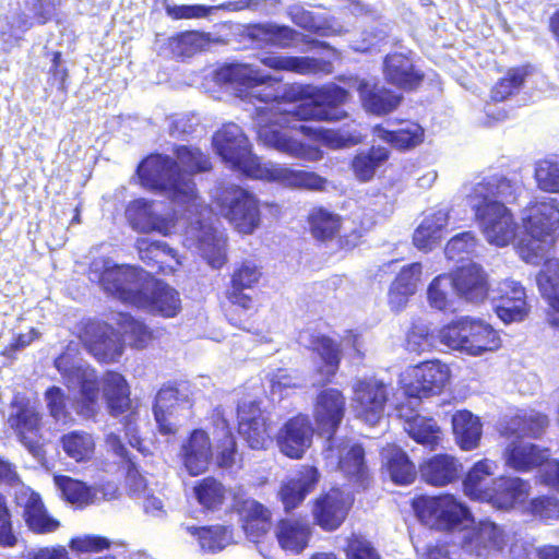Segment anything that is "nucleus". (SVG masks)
<instances>
[{
    "label": "nucleus",
    "instance_id": "f257e3e1",
    "mask_svg": "<svg viewBox=\"0 0 559 559\" xmlns=\"http://www.w3.org/2000/svg\"><path fill=\"white\" fill-rule=\"evenodd\" d=\"M173 153L176 158L151 153L138 165L136 175L145 189L166 192L171 201L180 204L193 203L198 189L192 176L211 171V157L193 145L177 144Z\"/></svg>",
    "mask_w": 559,
    "mask_h": 559
},
{
    "label": "nucleus",
    "instance_id": "f03ea898",
    "mask_svg": "<svg viewBox=\"0 0 559 559\" xmlns=\"http://www.w3.org/2000/svg\"><path fill=\"white\" fill-rule=\"evenodd\" d=\"M516 189L512 180L493 175L477 182L468 194L475 218L481 225L487 240L498 247L509 245L515 237L516 223L504 202L516 201Z\"/></svg>",
    "mask_w": 559,
    "mask_h": 559
},
{
    "label": "nucleus",
    "instance_id": "7ed1b4c3",
    "mask_svg": "<svg viewBox=\"0 0 559 559\" xmlns=\"http://www.w3.org/2000/svg\"><path fill=\"white\" fill-rule=\"evenodd\" d=\"M521 224L526 237L515 248L527 263L538 264L559 233V202L556 199L530 202L523 211Z\"/></svg>",
    "mask_w": 559,
    "mask_h": 559
},
{
    "label": "nucleus",
    "instance_id": "20e7f679",
    "mask_svg": "<svg viewBox=\"0 0 559 559\" xmlns=\"http://www.w3.org/2000/svg\"><path fill=\"white\" fill-rule=\"evenodd\" d=\"M104 289L126 304L163 318H175L181 311L179 293L160 280H154L150 292L126 287L123 276L117 271H106L100 276Z\"/></svg>",
    "mask_w": 559,
    "mask_h": 559
},
{
    "label": "nucleus",
    "instance_id": "39448f33",
    "mask_svg": "<svg viewBox=\"0 0 559 559\" xmlns=\"http://www.w3.org/2000/svg\"><path fill=\"white\" fill-rule=\"evenodd\" d=\"M212 144L216 154L230 168L245 176L261 180H272L276 177L274 171L264 167L259 157L252 154L248 138L237 124L233 122L223 124L214 132Z\"/></svg>",
    "mask_w": 559,
    "mask_h": 559
},
{
    "label": "nucleus",
    "instance_id": "423d86ee",
    "mask_svg": "<svg viewBox=\"0 0 559 559\" xmlns=\"http://www.w3.org/2000/svg\"><path fill=\"white\" fill-rule=\"evenodd\" d=\"M438 338L447 347L469 356H481L501 347L497 330L479 319L462 317L440 328Z\"/></svg>",
    "mask_w": 559,
    "mask_h": 559
},
{
    "label": "nucleus",
    "instance_id": "0eeeda50",
    "mask_svg": "<svg viewBox=\"0 0 559 559\" xmlns=\"http://www.w3.org/2000/svg\"><path fill=\"white\" fill-rule=\"evenodd\" d=\"M262 277V266L252 260H242L230 274L225 289L226 301L222 304L224 316L230 324L250 331V318L253 313V299L246 289L255 287Z\"/></svg>",
    "mask_w": 559,
    "mask_h": 559
},
{
    "label": "nucleus",
    "instance_id": "6e6552de",
    "mask_svg": "<svg viewBox=\"0 0 559 559\" xmlns=\"http://www.w3.org/2000/svg\"><path fill=\"white\" fill-rule=\"evenodd\" d=\"M213 202L239 233L250 235L260 226V203L249 190L238 185L219 186Z\"/></svg>",
    "mask_w": 559,
    "mask_h": 559
},
{
    "label": "nucleus",
    "instance_id": "1a4fd4ad",
    "mask_svg": "<svg viewBox=\"0 0 559 559\" xmlns=\"http://www.w3.org/2000/svg\"><path fill=\"white\" fill-rule=\"evenodd\" d=\"M13 409L8 424L16 440L34 456L45 452V423L43 414L27 399L14 396L10 403Z\"/></svg>",
    "mask_w": 559,
    "mask_h": 559
},
{
    "label": "nucleus",
    "instance_id": "9d476101",
    "mask_svg": "<svg viewBox=\"0 0 559 559\" xmlns=\"http://www.w3.org/2000/svg\"><path fill=\"white\" fill-rule=\"evenodd\" d=\"M412 508L420 522L445 530L457 527L469 515L468 508L450 493L417 496Z\"/></svg>",
    "mask_w": 559,
    "mask_h": 559
},
{
    "label": "nucleus",
    "instance_id": "9b49d317",
    "mask_svg": "<svg viewBox=\"0 0 559 559\" xmlns=\"http://www.w3.org/2000/svg\"><path fill=\"white\" fill-rule=\"evenodd\" d=\"M347 99V91L335 84L316 88L308 102L296 106L290 115L300 121H336L346 117L340 106Z\"/></svg>",
    "mask_w": 559,
    "mask_h": 559
},
{
    "label": "nucleus",
    "instance_id": "f8f14e48",
    "mask_svg": "<svg viewBox=\"0 0 559 559\" xmlns=\"http://www.w3.org/2000/svg\"><path fill=\"white\" fill-rule=\"evenodd\" d=\"M450 377L448 365L438 359L425 360L412 368L403 392L406 397L418 401L437 396L443 392Z\"/></svg>",
    "mask_w": 559,
    "mask_h": 559
},
{
    "label": "nucleus",
    "instance_id": "ddd939ff",
    "mask_svg": "<svg viewBox=\"0 0 559 559\" xmlns=\"http://www.w3.org/2000/svg\"><path fill=\"white\" fill-rule=\"evenodd\" d=\"M237 430L252 450H266L273 441L271 421L255 401L238 405Z\"/></svg>",
    "mask_w": 559,
    "mask_h": 559
},
{
    "label": "nucleus",
    "instance_id": "4468645a",
    "mask_svg": "<svg viewBox=\"0 0 559 559\" xmlns=\"http://www.w3.org/2000/svg\"><path fill=\"white\" fill-rule=\"evenodd\" d=\"M314 428L308 415L298 413L288 418L276 433V443L282 454L300 460L312 444Z\"/></svg>",
    "mask_w": 559,
    "mask_h": 559
},
{
    "label": "nucleus",
    "instance_id": "2eb2a0df",
    "mask_svg": "<svg viewBox=\"0 0 559 559\" xmlns=\"http://www.w3.org/2000/svg\"><path fill=\"white\" fill-rule=\"evenodd\" d=\"M179 459L190 476L204 474L213 460V443L203 428H194L183 438L179 447Z\"/></svg>",
    "mask_w": 559,
    "mask_h": 559
},
{
    "label": "nucleus",
    "instance_id": "dca6fc26",
    "mask_svg": "<svg viewBox=\"0 0 559 559\" xmlns=\"http://www.w3.org/2000/svg\"><path fill=\"white\" fill-rule=\"evenodd\" d=\"M352 400L355 416L367 424L374 425L380 420L388 402L386 388L376 379L358 381Z\"/></svg>",
    "mask_w": 559,
    "mask_h": 559
},
{
    "label": "nucleus",
    "instance_id": "f3484780",
    "mask_svg": "<svg viewBox=\"0 0 559 559\" xmlns=\"http://www.w3.org/2000/svg\"><path fill=\"white\" fill-rule=\"evenodd\" d=\"M79 338L86 350L99 362H114L122 354V346L111 337L109 326L98 321H88L80 330Z\"/></svg>",
    "mask_w": 559,
    "mask_h": 559
},
{
    "label": "nucleus",
    "instance_id": "a211bd4d",
    "mask_svg": "<svg viewBox=\"0 0 559 559\" xmlns=\"http://www.w3.org/2000/svg\"><path fill=\"white\" fill-rule=\"evenodd\" d=\"M222 78L228 83L243 87L265 85V93L257 96L264 103L280 102L284 98L280 80L270 75H259V72L248 64H228L222 69Z\"/></svg>",
    "mask_w": 559,
    "mask_h": 559
},
{
    "label": "nucleus",
    "instance_id": "6ab92c4d",
    "mask_svg": "<svg viewBox=\"0 0 559 559\" xmlns=\"http://www.w3.org/2000/svg\"><path fill=\"white\" fill-rule=\"evenodd\" d=\"M345 413V400L341 391L325 389L319 392L313 406V418L318 429L332 439Z\"/></svg>",
    "mask_w": 559,
    "mask_h": 559
},
{
    "label": "nucleus",
    "instance_id": "aec40b11",
    "mask_svg": "<svg viewBox=\"0 0 559 559\" xmlns=\"http://www.w3.org/2000/svg\"><path fill=\"white\" fill-rule=\"evenodd\" d=\"M418 473L424 483L433 487H445L462 477L463 464L454 455L438 453L423 460Z\"/></svg>",
    "mask_w": 559,
    "mask_h": 559
},
{
    "label": "nucleus",
    "instance_id": "412c9836",
    "mask_svg": "<svg viewBox=\"0 0 559 559\" xmlns=\"http://www.w3.org/2000/svg\"><path fill=\"white\" fill-rule=\"evenodd\" d=\"M314 523L323 531L337 530L347 516L346 497L338 488H331L313 500Z\"/></svg>",
    "mask_w": 559,
    "mask_h": 559
},
{
    "label": "nucleus",
    "instance_id": "4be33fe9",
    "mask_svg": "<svg viewBox=\"0 0 559 559\" xmlns=\"http://www.w3.org/2000/svg\"><path fill=\"white\" fill-rule=\"evenodd\" d=\"M452 286L457 295L469 302H483L489 293L487 274L476 263L455 269L451 274Z\"/></svg>",
    "mask_w": 559,
    "mask_h": 559
},
{
    "label": "nucleus",
    "instance_id": "5701e85b",
    "mask_svg": "<svg viewBox=\"0 0 559 559\" xmlns=\"http://www.w3.org/2000/svg\"><path fill=\"white\" fill-rule=\"evenodd\" d=\"M319 480L320 473L317 467L302 465L295 477L282 483L277 495L285 512H290L299 507L305 498L316 489Z\"/></svg>",
    "mask_w": 559,
    "mask_h": 559
},
{
    "label": "nucleus",
    "instance_id": "b1692460",
    "mask_svg": "<svg viewBox=\"0 0 559 559\" xmlns=\"http://www.w3.org/2000/svg\"><path fill=\"white\" fill-rule=\"evenodd\" d=\"M257 132L258 138L265 145L274 147L283 153L308 160H319L322 158V152L320 148L304 144L292 136L286 135L277 128V123H260Z\"/></svg>",
    "mask_w": 559,
    "mask_h": 559
},
{
    "label": "nucleus",
    "instance_id": "393cba45",
    "mask_svg": "<svg viewBox=\"0 0 559 559\" xmlns=\"http://www.w3.org/2000/svg\"><path fill=\"white\" fill-rule=\"evenodd\" d=\"M504 545L503 531L492 522H480L462 540V548L476 557H486L491 551L502 550Z\"/></svg>",
    "mask_w": 559,
    "mask_h": 559
},
{
    "label": "nucleus",
    "instance_id": "a878e982",
    "mask_svg": "<svg viewBox=\"0 0 559 559\" xmlns=\"http://www.w3.org/2000/svg\"><path fill=\"white\" fill-rule=\"evenodd\" d=\"M136 249L141 261L156 274H171L180 264L177 251L164 241L141 238Z\"/></svg>",
    "mask_w": 559,
    "mask_h": 559
},
{
    "label": "nucleus",
    "instance_id": "bb28decb",
    "mask_svg": "<svg viewBox=\"0 0 559 559\" xmlns=\"http://www.w3.org/2000/svg\"><path fill=\"white\" fill-rule=\"evenodd\" d=\"M357 91L364 109L376 116L391 114L403 100L401 94L369 81H361L357 86Z\"/></svg>",
    "mask_w": 559,
    "mask_h": 559
},
{
    "label": "nucleus",
    "instance_id": "cd10ccee",
    "mask_svg": "<svg viewBox=\"0 0 559 559\" xmlns=\"http://www.w3.org/2000/svg\"><path fill=\"white\" fill-rule=\"evenodd\" d=\"M536 283L548 305L547 321L550 326L559 329V260L546 259L536 275Z\"/></svg>",
    "mask_w": 559,
    "mask_h": 559
},
{
    "label": "nucleus",
    "instance_id": "c85d7f7f",
    "mask_svg": "<svg viewBox=\"0 0 559 559\" xmlns=\"http://www.w3.org/2000/svg\"><path fill=\"white\" fill-rule=\"evenodd\" d=\"M261 63L272 70L289 71L300 75L331 74L333 64L330 60L308 56H266Z\"/></svg>",
    "mask_w": 559,
    "mask_h": 559
},
{
    "label": "nucleus",
    "instance_id": "c756f323",
    "mask_svg": "<svg viewBox=\"0 0 559 559\" xmlns=\"http://www.w3.org/2000/svg\"><path fill=\"white\" fill-rule=\"evenodd\" d=\"M240 516L241 527L246 535L253 542H258L270 530L272 512L261 502L248 498L235 503Z\"/></svg>",
    "mask_w": 559,
    "mask_h": 559
},
{
    "label": "nucleus",
    "instance_id": "7c9ffc66",
    "mask_svg": "<svg viewBox=\"0 0 559 559\" xmlns=\"http://www.w3.org/2000/svg\"><path fill=\"white\" fill-rule=\"evenodd\" d=\"M384 74L388 82L404 91L417 90L425 79V74L415 69L411 58L402 52L385 56Z\"/></svg>",
    "mask_w": 559,
    "mask_h": 559
},
{
    "label": "nucleus",
    "instance_id": "2f4dec72",
    "mask_svg": "<svg viewBox=\"0 0 559 559\" xmlns=\"http://www.w3.org/2000/svg\"><path fill=\"white\" fill-rule=\"evenodd\" d=\"M404 126L396 130H388L382 123L372 127V135L400 152L411 151L425 140V129L415 121L399 120Z\"/></svg>",
    "mask_w": 559,
    "mask_h": 559
},
{
    "label": "nucleus",
    "instance_id": "473e14b6",
    "mask_svg": "<svg viewBox=\"0 0 559 559\" xmlns=\"http://www.w3.org/2000/svg\"><path fill=\"white\" fill-rule=\"evenodd\" d=\"M528 495V484L519 477L495 478L484 502L501 510H510Z\"/></svg>",
    "mask_w": 559,
    "mask_h": 559
},
{
    "label": "nucleus",
    "instance_id": "72a5a7b5",
    "mask_svg": "<svg viewBox=\"0 0 559 559\" xmlns=\"http://www.w3.org/2000/svg\"><path fill=\"white\" fill-rule=\"evenodd\" d=\"M549 423V417L542 412H521L514 414L504 423L501 435L506 438L539 439L546 432Z\"/></svg>",
    "mask_w": 559,
    "mask_h": 559
},
{
    "label": "nucleus",
    "instance_id": "f704fd0d",
    "mask_svg": "<svg viewBox=\"0 0 559 559\" xmlns=\"http://www.w3.org/2000/svg\"><path fill=\"white\" fill-rule=\"evenodd\" d=\"M126 217L130 226L138 233L157 231L168 235V221L153 211V201L136 199L126 209Z\"/></svg>",
    "mask_w": 559,
    "mask_h": 559
},
{
    "label": "nucleus",
    "instance_id": "c9c22d12",
    "mask_svg": "<svg viewBox=\"0 0 559 559\" xmlns=\"http://www.w3.org/2000/svg\"><path fill=\"white\" fill-rule=\"evenodd\" d=\"M103 395L108 413L118 417L127 413L132 405L130 385L126 377L108 370L103 376Z\"/></svg>",
    "mask_w": 559,
    "mask_h": 559
},
{
    "label": "nucleus",
    "instance_id": "e433bc0d",
    "mask_svg": "<svg viewBox=\"0 0 559 559\" xmlns=\"http://www.w3.org/2000/svg\"><path fill=\"white\" fill-rule=\"evenodd\" d=\"M504 457L511 468L530 472L547 462L549 449L535 443L513 441L506 448Z\"/></svg>",
    "mask_w": 559,
    "mask_h": 559
},
{
    "label": "nucleus",
    "instance_id": "4c0bfd02",
    "mask_svg": "<svg viewBox=\"0 0 559 559\" xmlns=\"http://www.w3.org/2000/svg\"><path fill=\"white\" fill-rule=\"evenodd\" d=\"M496 312L504 322L520 321L526 313V294L519 283L506 281L499 288Z\"/></svg>",
    "mask_w": 559,
    "mask_h": 559
},
{
    "label": "nucleus",
    "instance_id": "58836bf2",
    "mask_svg": "<svg viewBox=\"0 0 559 559\" xmlns=\"http://www.w3.org/2000/svg\"><path fill=\"white\" fill-rule=\"evenodd\" d=\"M497 464L488 459L475 462L465 473L462 488L464 493L472 500L484 502L495 479L492 476Z\"/></svg>",
    "mask_w": 559,
    "mask_h": 559
},
{
    "label": "nucleus",
    "instance_id": "ea45409f",
    "mask_svg": "<svg viewBox=\"0 0 559 559\" xmlns=\"http://www.w3.org/2000/svg\"><path fill=\"white\" fill-rule=\"evenodd\" d=\"M23 519L28 530L45 535L56 532L61 523L51 516L38 492L32 491L23 504Z\"/></svg>",
    "mask_w": 559,
    "mask_h": 559
},
{
    "label": "nucleus",
    "instance_id": "a19ab883",
    "mask_svg": "<svg viewBox=\"0 0 559 559\" xmlns=\"http://www.w3.org/2000/svg\"><path fill=\"white\" fill-rule=\"evenodd\" d=\"M23 519L28 530L45 535L56 532L61 523L51 516L38 492L32 491L23 504Z\"/></svg>",
    "mask_w": 559,
    "mask_h": 559
},
{
    "label": "nucleus",
    "instance_id": "79ce46f5",
    "mask_svg": "<svg viewBox=\"0 0 559 559\" xmlns=\"http://www.w3.org/2000/svg\"><path fill=\"white\" fill-rule=\"evenodd\" d=\"M310 525L301 519H281L276 526V538L280 546L294 554H300L309 543Z\"/></svg>",
    "mask_w": 559,
    "mask_h": 559
},
{
    "label": "nucleus",
    "instance_id": "37998d69",
    "mask_svg": "<svg viewBox=\"0 0 559 559\" xmlns=\"http://www.w3.org/2000/svg\"><path fill=\"white\" fill-rule=\"evenodd\" d=\"M452 430L461 450L472 451L478 448L483 435V425L477 416L467 409L452 415Z\"/></svg>",
    "mask_w": 559,
    "mask_h": 559
},
{
    "label": "nucleus",
    "instance_id": "c03bdc74",
    "mask_svg": "<svg viewBox=\"0 0 559 559\" xmlns=\"http://www.w3.org/2000/svg\"><path fill=\"white\" fill-rule=\"evenodd\" d=\"M421 271L423 267L419 262L411 263L401 269L389 290V302L393 308L403 307L408 297L415 294Z\"/></svg>",
    "mask_w": 559,
    "mask_h": 559
},
{
    "label": "nucleus",
    "instance_id": "a18cd8bd",
    "mask_svg": "<svg viewBox=\"0 0 559 559\" xmlns=\"http://www.w3.org/2000/svg\"><path fill=\"white\" fill-rule=\"evenodd\" d=\"M53 484L59 490L60 498L76 508H85L96 500L97 490L82 480L68 475H55Z\"/></svg>",
    "mask_w": 559,
    "mask_h": 559
},
{
    "label": "nucleus",
    "instance_id": "49530a36",
    "mask_svg": "<svg viewBox=\"0 0 559 559\" xmlns=\"http://www.w3.org/2000/svg\"><path fill=\"white\" fill-rule=\"evenodd\" d=\"M311 236L321 242L333 240L340 233L343 219L323 206L313 207L307 216Z\"/></svg>",
    "mask_w": 559,
    "mask_h": 559
},
{
    "label": "nucleus",
    "instance_id": "de8ad7c7",
    "mask_svg": "<svg viewBox=\"0 0 559 559\" xmlns=\"http://www.w3.org/2000/svg\"><path fill=\"white\" fill-rule=\"evenodd\" d=\"M448 218L442 212H436L425 217L413 234L414 246L423 251H431L440 243Z\"/></svg>",
    "mask_w": 559,
    "mask_h": 559
},
{
    "label": "nucleus",
    "instance_id": "09e8293b",
    "mask_svg": "<svg viewBox=\"0 0 559 559\" xmlns=\"http://www.w3.org/2000/svg\"><path fill=\"white\" fill-rule=\"evenodd\" d=\"M406 431L418 444L430 451L436 450L441 442L442 431L432 417L414 415L406 419Z\"/></svg>",
    "mask_w": 559,
    "mask_h": 559
},
{
    "label": "nucleus",
    "instance_id": "8fccbe9b",
    "mask_svg": "<svg viewBox=\"0 0 559 559\" xmlns=\"http://www.w3.org/2000/svg\"><path fill=\"white\" fill-rule=\"evenodd\" d=\"M226 486L214 476H205L194 483L193 495L206 511L219 510L227 499Z\"/></svg>",
    "mask_w": 559,
    "mask_h": 559
},
{
    "label": "nucleus",
    "instance_id": "3c124183",
    "mask_svg": "<svg viewBox=\"0 0 559 559\" xmlns=\"http://www.w3.org/2000/svg\"><path fill=\"white\" fill-rule=\"evenodd\" d=\"M390 158V151L383 146L372 145L367 151L357 153L352 158L355 177L361 182L370 181L376 170Z\"/></svg>",
    "mask_w": 559,
    "mask_h": 559
},
{
    "label": "nucleus",
    "instance_id": "603ef678",
    "mask_svg": "<svg viewBox=\"0 0 559 559\" xmlns=\"http://www.w3.org/2000/svg\"><path fill=\"white\" fill-rule=\"evenodd\" d=\"M530 69L527 66H518L509 68L490 90V98L496 103H501L518 94L525 84Z\"/></svg>",
    "mask_w": 559,
    "mask_h": 559
},
{
    "label": "nucleus",
    "instance_id": "864d4df0",
    "mask_svg": "<svg viewBox=\"0 0 559 559\" xmlns=\"http://www.w3.org/2000/svg\"><path fill=\"white\" fill-rule=\"evenodd\" d=\"M215 466L223 471H233L242 463V453L239 451L235 435L229 429L216 440L213 447Z\"/></svg>",
    "mask_w": 559,
    "mask_h": 559
},
{
    "label": "nucleus",
    "instance_id": "5fc2aeb1",
    "mask_svg": "<svg viewBox=\"0 0 559 559\" xmlns=\"http://www.w3.org/2000/svg\"><path fill=\"white\" fill-rule=\"evenodd\" d=\"M100 380L95 374L83 373L79 380V413L84 417H94L99 412Z\"/></svg>",
    "mask_w": 559,
    "mask_h": 559
},
{
    "label": "nucleus",
    "instance_id": "6e6d98bb",
    "mask_svg": "<svg viewBox=\"0 0 559 559\" xmlns=\"http://www.w3.org/2000/svg\"><path fill=\"white\" fill-rule=\"evenodd\" d=\"M117 324L128 337L129 344L133 348L143 349L155 338L154 331L130 313L120 312Z\"/></svg>",
    "mask_w": 559,
    "mask_h": 559
},
{
    "label": "nucleus",
    "instance_id": "4d7b16f0",
    "mask_svg": "<svg viewBox=\"0 0 559 559\" xmlns=\"http://www.w3.org/2000/svg\"><path fill=\"white\" fill-rule=\"evenodd\" d=\"M385 468L396 485H409L417 477L415 464L409 460L408 455L401 449L393 450L386 457Z\"/></svg>",
    "mask_w": 559,
    "mask_h": 559
},
{
    "label": "nucleus",
    "instance_id": "13d9d810",
    "mask_svg": "<svg viewBox=\"0 0 559 559\" xmlns=\"http://www.w3.org/2000/svg\"><path fill=\"white\" fill-rule=\"evenodd\" d=\"M187 532L194 536L202 549L211 551L222 550L231 534V530L225 525L188 526Z\"/></svg>",
    "mask_w": 559,
    "mask_h": 559
},
{
    "label": "nucleus",
    "instance_id": "bf43d9fd",
    "mask_svg": "<svg viewBox=\"0 0 559 559\" xmlns=\"http://www.w3.org/2000/svg\"><path fill=\"white\" fill-rule=\"evenodd\" d=\"M66 454L76 462L87 461L95 449L92 436L84 431H71L60 438Z\"/></svg>",
    "mask_w": 559,
    "mask_h": 559
},
{
    "label": "nucleus",
    "instance_id": "052dcab7",
    "mask_svg": "<svg viewBox=\"0 0 559 559\" xmlns=\"http://www.w3.org/2000/svg\"><path fill=\"white\" fill-rule=\"evenodd\" d=\"M274 171L276 176L273 180L283 179L289 186L312 190V191H322L326 187V179L314 171H308L304 169H271Z\"/></svg>",
    "mask_w": 559,
    "mask_h": 559
},
{
    "label": "nucleus",
    "instance_id": "680f3d73",
    "mask_svg": "<svg viewBox=\"0 0 559 559\" xmlns=\"http://www.w3.org/2000/svg\"><path fill=\"white\" fill-rule=\"evenodd\" d=\"M310 349L320 356L326 372L334 374L341 361V350L336 342L326 335H314L310 340Z\"/></svg>",
    "mask_w": 559,
    "mask_h": 559
},
{
    "label": "nucleus",
    "instance_id": "e2e57ef3",
    "mask_svg": "<svg viewBox=\"0 0 559 559\" xmlns=\"http://www.w3.org/2000/svg\"><path fill=\"white\" fill-rule=\"evenodd\" d=\"M477 240L472 231H462L453 236L445 245L444 252L449 260L462 262L468 260L476 250Z\"/></svg>",
    "mask_w": 559,
    "mask_h": 559
},
{
    "label": "nucleus",
    "instance_id": "0e129e2a",
    "mask_svg": "<svg viewBox=\"0 0 559 559\" xmlns=\"http://www.w3.org/2000/svg\"><path fill=\"white\" fill-rule=\"evenodd\" d=\"M372 475L365 461V449L360 444H352V486L358 490L369 488Z\"/></svg>",
    "mask_w": 559,
    "mask_h": 559
},
{
    "label": "nucleus",
    "instance_id": "69168bd1",
    "mask_svg": "<svg viewBox=\"0 0 559 559\" xmlns=\"http://www.w3.org/2000/svg\"><path fill=\"white\" fill-rule=\"evenodd\" d=\"M45 400L49 415L56 420L63 424L72 420L71 413L68 407L69 396L59 386L52 385L45 391Z\"/></svg>",
    "mask_w": 559,
    "mask_h": 559
},
{
    "label": "nucleus",
    "instance_id": "338daca9",
    "mask_svg": "<svg viewBox=\"0 0 559 559\" xmlns=\"http://www.w3.org/2000/svg\"><path fill=\"white\" fill-rule=\"evenodd\" d=\"M111 542L102 535L86 534L73 536L68 542L69 549L76 556L108 550Z\"/></svg>",
    "mask_w": 559,
    "mask_h": 559
},
{
    "label": "nucleus",
    "instance_id": "774afa93",
    "mask_svg": "<svg viewBox=\"0 0 559 559\" xmlns=\"http://www.w3.org/2000/svg\"><path fill=\"white\" fill-rule=\"evenodd\" d=\"M539 189L550 193H559V163L542 159L534 171Z\"/></svg>",
    "mask_w": 559,
    "mask_h": 559
}]
</instances>
